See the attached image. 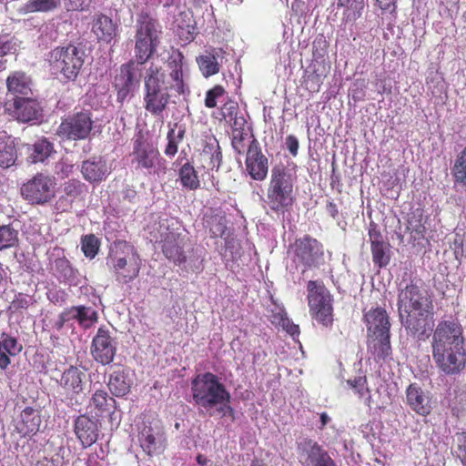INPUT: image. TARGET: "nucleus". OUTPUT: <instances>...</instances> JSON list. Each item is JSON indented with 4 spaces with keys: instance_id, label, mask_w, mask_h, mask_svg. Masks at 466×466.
Listing matches in <instances>:
<instances>
[{
    "instance_id": "9",
    "label": "nucleus",
    "mask_w": 466,
    "mask_h": 466,
    "mask_svg": "<svg viewBox=\"0 0 466 466\" xmlns=\"http://www.w3.org/2000/svg\"><path fill=\"white\" fill-rule=\"evenodd\" d=\"M399 312H415L419 315L433 311L431 295L421 280H411L400 288L398 295Z\"/></svg>"
},
{
    "instance_id": "48",
    "label": "nucleus",
    "mask_w": 466,
    "mask_h": 466,
    "mask_svg": "<svg viewBox=\"0 0 466 466\" xmlns=\"http://www.w3.org/2000/svg\"><path fill=\"white\" fill-rule=\"evenodd\" d=\"M35 299L32 296L20 292L15 296L8 307V309L12 313H21L22 310L27 309L31 305H33Z\"/></svg>"
},
{
    "instance_id": "64",
    "label": "nucleus",
    "mask_w": 466,
    "mask_h": 466,
    "mask_svg": "<svg viewBox=\"0 0 466 466\" xmlns=\"http://www.w3.org/2000/svg\"><path fill=\"white\" fill-rule=\"evenodd\" d=\"M66 323V321L64 319L61 314H59L57 319L53 324V329L57 331H60L64 328Z\"/></svg>"
},
{
    "instance_id": "24",
    "label": "nucleus",
    "mask_w": 466,
    "mask_h": 466,
    "mask_svg": "<svg viewBox=\"0 0 466 466\" xmlns=\"http://www.w3.org/2000/svg\"><path fill=\"white\" fill-rule=\"evenodd\" d=\"M134 60H130L120 66L118 73L114 78L113 86L116 91L117 102L123 104L134 89L135 66Z\"/></svg>"
},
{
    "instance_id": "54",
    "label": "nucleus",
    "mask_w": 466,
    "mask_h": 466,
    "mask_svg": "<svg viewBox=\"0 0 466 466\" xmlns=\"http://www.w3.org/2000/svg\"><path fill=\"white\" fill-rule=\"evenodd\" d=\"M407 228L410 231L415 240L424 238L425 227L420 221L409 220Z\"/></svg>"
},
{
    "instance_id": "63",
    "label": "nucleus",
    "mask_w": 466,
    "mask_h": 466,
    "mask_svg": "<svg viewBox=\"0 0 466 466\" xmlns=\"http://www.w3.org/2000/svg\"><path fill=\"white\" fill-rule=\"evenodd\" d=\"M86 466H102V462L97 454H91L86 461Z\"/></svg>"
},
{
    "instance_id": "20",
    "label": "nucleus",
    "mask_w": 466,
    "mask_h": 466,
    "mask_svg": "<svg viewBox=\"0 0 466 466\" xmlns=\"http://www.w3.org/2000/svg\"><path fill=\"white\" fill-rule=\"evenodd\" d=\"M423 315L415 312H399L400 321L409 334L418 339H424L429 337L433 328V312H424Z\"/></svg>"
},
{
    "instance_id": "38",
    "label": "nucleus",
    "mask_w": 466,
    "mask_h": 466,
    "mask_svg": "<svg viewBox=\"0 0 466 466\" xmlns=\"http://www.w3.org/2000/svg\"><path fill=\"white\" fill-rule=\"evenodd\" d=\"M53 153H56L54 144L46 137L37 139L28 147V158L34 164L45 162Z\"/></svg>"
},
{
    "instance_id": "52",
    "label": "nucleus",
    "mask_w": 466,
    "mask_h": 466,
    "mask_svg": "<svg viewBox=\"0 0 466 466\" xmlns=\"http://www.w3.org/2000/svg\"><path fill=\"white\" fill-rule=\"evenodd\" d=\"M226 93L225 88L220 85H216L206 93L205 106L208 108H214L217 106V100L224 96Z\"/></svg>"
},
{
    "instance_id": "5",
    "label": "nucleus",
    "mask_w": 466,
    "mask_h": 466,
    "mask_svg": "<svg viewBox=\"0 0 466 466\" xmlns=\"http://www.w3.org/2000/svg\"><path fill=\"white\" fill-rule=\"evenodd\" d=\"M364 319L368 330V351L377 361L390 358V323L386 310L381 308L370 309Z\"/></svg>"
},
{
    "instance_id": "4",
    "label": "nucleus",
    "mask_w": 466,
    "mask_h": 466,
    "mask_svg": "<svg viewBox=\"0 0 466 466\" xmlns=\"http://www.w3.org/2000/svg\"><path fill=\"white\" fill-rule=\"evenodd\" d=\"M165 258L175 266L183 267L186 270L199 272L203 269V258L189 238L179 232L167 231L159 241Z\"/></svg>"
},
{
    "instance_id": "58",
    "label": "nucleus",
    "mask_w": 466,
    "mask_h": 466,
    "mask_svg": "<svg viewBox=\"0 0 466 466\" xmlns=\"http://www.w3.org/2000/svg\"><path fill=\"white\" fill-rule=\"evenodd\" d=\"M13 49V44L10 40L5 37L0 36V57L10 54Z\"/></svg>"
},
{
    "instance_id": "41",
    "label": "nucleus",
    "mask_w": 466,
    "mask_h": 466,
    "mask_svg": "<svg viewBox=\"0 0 466 466\" xmlns=\"http://www.w3.org/2000/svg\"><path fill=\"white\" fill-rule=\"evenodd\" d=\"M62 0H28L25 9L29 13H49L61 6Z\"/></svg>"
},
{
    "instance_id": "22",
    "label": "nucleus",
    "mask_w": 466,
    "mask_h": 466,
    "mask_svg": "<svg viewBox=\"0 0 466 466\" xmlns=\"http://www.w3.org/2000/svg\"><path fill=\"white\" fill-rule=\"evenodd\" d=\"M138 441L147 455L153 457L164 452L167 439L161 428L144 426L138 434Z\"/></svg>"
},
{
    "instance_id": "1",
    "label": "nucleus",
    "mask_w": 466,
    "mask_h": 466,
    "mask_svg": "<svg viewBox=\"0 0 466 466\" xmlns=\"http://www.w3.org/2000/svg\"><path fill=\"white\" fill-rule=\"evenodd\" d=\"M183 60L184 56L178 52L177 56L168 61L170 83L167 81V75L160 66L151 64L146 69L143 106L151 116H161L167 110L171 97L169 90H173L177 96L189 93V87L184 79Z\"/></svg>"
},
{
    "instance_id": "62",
    "label": "nucleus",
    "mask_w": 466,
    "mask_h": 466,
    "mask_svg": "<svg viewBox=\"0 0 466 466\" xmlns=\"http://www.w3.org/2000/svg\"><path fill=\"white\" fill-rule=\"evenodd\" d=\"M458 457L462 464L466 466V440H464L463 443L459 445Z\"/></svg>"
},
{
    "instance_id": "51",
    "label": "nucleus",
    "mask_w": 466,
    "mask_h": 466,
    "mask_svg": "<svg viewBox=\"0 0 466 466\" xmlns=\"http://www.w3.org/2000/svg\"><path fill=\"white\" fill-rule=\"evenodd\" d=\"M95 0H62L68 12H84L89 10Z\"/></svg>"
},
{
    "instance_id": "25",
    "label": "nucleus",
    "mask_w": 466,
    "mask_h": 466,
    "mask_svg": "<svg viewBox=\"0 0 466 466\" xmlns=\"http://www.w3.org/2000/svg\"><path fill=\"white\" fill-rule=\"evenodd\" d=\"M111 260L116 279L119 283L127 284L138 276L140 262L138 258H135L134 255L129 259L126 257L114 256Z\"/></svg>"
},
{
    "instance_id": "29",
    "label": "nucleus",
    "mask_w": 466,
    "mask_h": 466,
    "mask_svg": "<svg viewBox=\"0 0 466 466\" xmlns=\"http://www.w3.org/2000/svg\"><path fill=\"white\" fill-rule=\"evenodd\" d=\"M200 157L204 168L208 170L219 169L222 162V151L214 136H208L203 140Z\"/></svg>"
},
{
    "instance_id": "3",
    "label": "nucleus",
    "mask_w": 466,
    "mask_h": 466,
    "mask_svg": "<svg viewBox=\"0 0 466 466\" xmlns=\"http://www.w3.org/2000/svg\"><path fill=\"white\" fill-rule=\"evenodd\" d=\"M192 398L196 405L208 411L211 409L234 420V409L230 406V393L218 377L211 372L198 375L191 382Z\"/></svg>"
},
{
    "instance_id": "36",
    "label": "nucleus",
    "mask_w": 466,
    "mask_h": 466,
    "mask_svg": "<svg viewBox=\"0 0 466 466\" xmlns=\"http://www.w3.org/2000/svg\"><path fill=\"white\" fill-rule=\"evenodd\" d=\"M52 269L60 282L76 284L78 270L72 266L65 256L54 260Z\"/></svg>"
},
{
    "instance_id": "16",
    "label": "nucleus",
    "mask_w": 466,
    "mask_h": 466,
    "mask_svg": "<svg viewBox=\"0 0 466 466\" xmlns=\"http://www.w3.org/2000/svg\"><path fill=\"white\" fill-rule=\"evenodd\" d=\"M298 458L303 466H338L327 451L307 438L298 441Z\"/></svg>"
},
{
    "instance_id": "8",
    "label": "nucleus",
    "mask_w": 466,
    "mask_h": 466,
    "mask_svg": "<svg viewBox=\"0 0 466 466\" xmlns=\"http://www.w3.org/2000/svg\"><path fill=\"white\" fill-rule=\"evenodd\" d=\"M282 162L276 164L271 169L270 183L268 189V199L271 209L284 212L291 204V169Z\"/></svg>"
},
{
    "instance_id": "53",
    "label": "nucleus",
    "mask_w": 466,
    "mask_h": 466,
    "mask_svg": "<svg viewBox=\"0 0 466 466\" xmlns=\"http://www.w3.org/2000/svg\"><path fill=\"white\" fill-rule=\"evenodd\" d=\"M220 114L222 118L227 122L236 118V116L239 114V107L238 103L232 100L226 102L220 108Z\"/></svg>"
},
{
    "instance_id": "32",
    "label": "nucleus",
    "mask_w": 466,
    "mask_h": 466,
    "mask_svg": "<svg viewBox=\"0 0 466 466\" xmlns=\"http://www.w3.org/2000/svg\"><path fill=\"white\" fill-rule=\"evenodd\" d=\"M23 350L15 337L6 332L0 335V370H5L11 363V357L17 356Z\"/></svg>"
},
{
    "instance_id": "10",
    "label": "nucleus",
    "mask_w": 466,
    "mask_h": 466,
    "mask_svg": "<svg viewBox=\"0 0 466 466\" xmlns=\"http://www.w3.org/2000/svg\"><path fill=\"white\" fill-rule=\"evenodd\" d=\"M94 127L93 114L82 109L61 119L56 135L66 140H85L90 137Z\"/></svg>"
},
{
    "instance_id": "30",
    "label": "nucleus",
    "mask_w": 466,
    "mask_h": 466,
    "mask_svg": "<svg viewBox=\"0 0 466 466\" xmlns=\"http://www.w3.org/2000/svg\"><path fill=\"white\" fill-rule=\"evenodd\" d=\"M369 237L373 263L379 268L386 267L390 260V244L383 239L380 232L375 228H370Z\"/></svg>"
},
{
    "instance_id": "50",
    "label": "nucleus",
    "mask_w": 466,
    "mask_h": 466,
    "mask_svg": "<svg viewBox=\"0 0 466 466\" xmlns=\"http://www.w3.org/2000/svg\"><path fill=\"white\" fill-rule=\"evenodd\" d=\"M85 187V184L77 179H69L64 183L63 191L66 197L74 200L81 196Z\"/></svg>"
},
{
    "instance_id": "21",
    "label": "nucleus",
    "mask_w": 466,
    "mask_h": 466,
    "mask_svg": "<svg viewBox=\"0 0 466 466\" xmlns=\"http://www.w3.org/2000/svg\"><path fill=\"white\" fill-rule=\"evenodd\" d=\"M246 170L254 180H264L268 175V162L262 153L259 143L256 138L248 145L246 156Z\"/></svg>"
},
{
    "instance_id": "33",
    "label": "nucleus",
    "mask_w": 466,
    "mask_h": 466,
    "mask_svg": "<svg viewBox=\"0 0 466 466\" xmlns=\"http://www.w3.org/2000/svg\"><path fill=\"white\" fill-rule=\"evenodd\" d=\"M224 53L222 48L212 47L207 50L205 54L197 57V63L204 77L208 78L219 72L220 64L218 58H223L222 55Z\"/></svg>"
},
{
    "instance_id": "31",
    "label": "nucleus",
    "mask_w": 466,
    "mask_h": 466,
    "mask_svg": "<svg viewBox=\"0 0 466 466\" xmlns=\"http://www.w3.org/2000/svg\"><path fill=\"white\" fill-rule=\"evenodd\" d=\"M32 79L23 71H14L6 78L7 95L13 98L32 96Z\"/></svg>"
},
{
    "instance_id": "46",
    "label": "nucleus",
    "mask_w": 466,
    "mask_h": 466,
    "mask_svg": "<svg viewBox=\"0 0 466 466\" xmlns=\"http://www.w3.org/2000/svg\"><path fill=\"white\" fill-rule=\"evenodd\" d=\"M76 317L78 324L84 328H89L98 319L97 312L86 306H76Z\"/></svg>"
},
{
    "instance_id": "19",
    "label": "nucleus",
    "mask_w": 466,
    "mask_h": 466,
    "mask_svg": "<svg viewBox=\"0 0 466 466\" xmlns=\"http://www.w3.org/2000/svg\"><path fill=\"white\" fill-rule=\"evenodd\" d=\"M100 428V420L87 413L80 414L74 420V432L84 448H88L96 442Z\"/></svg>"
},
{
    "instance_id": "45",
    "label": "nucleus",
    "mask_w": 466,
    "mask_h": 466,
    "mask_svg": "<svg viewBox=\"0 0 466 466\" xmlns=\"http://www.w3.org/2000/svg\"><path fill=\"white\" fill-rule=\"evenodd\" d=\"M185 128H179L178 132L176 134L175 129L171 128L168 130L167 135V144L165 147L164 153L168 157H173L176 156L178 150V145L183 141L185 137Z\"/></svg>"
},
{
    "instance_id": "37",
    "label": "nucleus",
    "mask_w": 466,
    "mask_h": 466,
    "mask_svg": "<svg viewBox=\"0 0 466 466\" xmlns=\"http://www.w3.org/2000/svg\"><path fill=\"white\" fill-rule=\"evenodd\" d=\"M131 380L124 370H115L109 376L108 389L116 397H124L129 393L131 389Z\"/></svg>"
},
{
    "instance_id": "11",
    "label": "nucleus",
    "mask_w": 466,
    "mask_h": 466,
    "mask_svg": "<svg viewBox=\"0 0 466 466\" xmlns=\"http://www.w3.org/2000/svg\"><path fill=\"white\" fill-rule=\"evenodd\" d=\"M308 299L310 312L315 319L325 327L333 322L332 298L325 286L319 281H309Z\"/></svg>"
},
{
    "instance_id": "28",
    "label": "nucleus",
    "mask_w": 466,
    "mask_h": 466,
    "mask_svg": "<svg viewBox=\"0 0 466 466\" xmlns=\"http://www.w3.org/2000/svg\"><path fill=\"white\" fill-rule=\"evenodd\" d=\"M406 400L409 407L417 414L427 416L431 411L430 393L416 383L410 384L406 390Z\"/></svg>"
},
{
    "instance_id": "14",
    "label": "nucleus",
    "mask_w": 466,
    "mask_h": 466,
    "mask_svg": "<svg viewBox=\"0 0 466 466\" xmlns=\"http://www.w3.org/2000/svg\"><path fill=\"white\" fill-rule=\"evenodd\" d=\"M57 383L68 405L81 404L78 396L84 393L86 384V370L83 367L70 365L64 370Z\"/></svg>"
},
{
    "instance_id": "42",
    "label": "nucleus",
    "mask_w": 466,
    "mask_h": 466,
    "mask_svg": "<svg viewBox=\"0 0 466 466\" xmlns=\"http://www.w3.org/2000/svg\"><path fill=\"white\" fill-rule=\"evenodd\" d=\"M451 174L455 184L466 187V147L455 158Z\"/></svg>"
},
{
    "instance_id": "2",
    "label": "nucleus",
    "mask_w": 466,
    "mask_h": 466,
    "mask_svg": "<svg viewBox=\"0 0 466 466\" xmlns=\"http://www.w3.org/2000/svg\"><path fill=\"white\" fill-rule=\"evenodd\" d=\"M431 348L433 360L446 374L456 373L464 368V338L458 321H441L433 333Z\"/></svg>"
},
{
    "instance_id": "55",
    "label": "nucleus",
    "mask_w": 466,
    "mask_h": 466,
    "mask_svg": "<svg viewBox=\"0 0 466 466\" xmlns=\"http://www.w3.org/2000/svg\"><path fill=\"white\" fill-rule=\"evenodd\" d=\"M228 123L231 127V131H238L250 128L247 123L246 118L239 114L236 116V118L231 119V121Z\"/></svg>"
},
{
    "instance_id": "39",
    "label": "nucleus",
    "mask_w": 466,
    "mask_h": 466,
    "mask_svg": "<svg viewBox=\"0 0 466 466\" xmlns=\"http://www.w3.org/2000/svg\"><path fill=\"white\" fill-rule=\"evenodd\" d=\"M181 185L189 190H196L200 187L198 173L190 163H185L178 172Z\"/></svg>"
},
{
    "instance_id": "13",
    "label": "nucleus",
    "mask_w": 466,
    "mask_h": 466,
    "mask_svg": "<svg viewBox=\"0 0 466 466\" xmlns=\"http://www.w3.org/2000/svg\"><path fill=\"white\" fill-rule=\"evenodd\" d=\"M133 156L137 167L155 174L166 172V160L161 157L157 147L147 142L143 136H138L134 140Z\"/></svg>"
},
{
    "instance_id": "23",
    "label": "nucleus",
    "mask_w": 466,
    "mask_h": 466,
    "mask_svg": "<svg viewBox=\"0 0 466 466\" xmlns=\"http://www.w3.org/2000/svg\"><path fill=\"white\" fill-rule=\"evenodd\" d=\"M116 401L106 390H96L87 403V414L102 420L112 415L116 410Z\"/></svg>"
},
{
    "instance_id": "17",
    "label": "nucleus",
    "mask_w": 466,
    "mask_h": 466,
    "mask_svg": "<svg viewBox=\"0 0 466 466\" xmlns=\"http://www.w3.org/2000/svg\"><path fill=\"white\" fill-rule=\"evenodd\" d=\"M6 109L17 121L27 123L39 120L43 116V108L32 96L12 98L5 103Z\"/></svg>"
},
{
    "instance_id": "44",
    "label": "nucleus",
    "mask_w": 466,
    "mask_h": 466,
    "mask_svg": "<svg viewBox=\"0 0 466 466\" xmlns=\"http://www.w3.org/2000/svg\"><path fill=\"white\" fill-rule=\"evenodd\" d=\"M347 384L354 390L360 399H364L365 404L368 406L371 402L370 390L368 388L366 376H358L353 380H348Z\"/></svg>"
},
{
    "instance_id": "43",
    "label": "nucleus",
    "mask_w": 466,
    "mask_h": 466,
    "mask_svg": "<svg viewBox=\"0 0 466 466\" xmlns=\"http://www.w3.org/2000/svg\"><path fill=\"white\" fill-rule=\"evenodd\" d=\"M19 232L11 225L0 226V250L14 248L19 242Z\"/></svg>"
},
{
    "instance_id": "26",
    "label": "nucleus",
    "mask_w": 466,
    "mask_h": 466,
    "mask_svg": "<svg viewBox=\"0 0 466 466\" xmlns=\"http://www.w3.org/2000/svg\"><path fill=\"white\" fill-rule=\"evenodd\" d=\"M296 256L305 266H316L322 258V247L316 239L305 237L296 242Z\"/></svg>"
},
{
    "instance_id": "35",
    "label": "nucleus",
    "mask_w": 466,
    "mask_h": 466,
    "mask_svg": "<svg viewBox=\"0 0 466 466\" xmlns=\"http://www.w3.org/2000/svg\"><path fill=\"white\" fill-rule=\"evenodd\" d=\"M17 159L15 139L5 132H0V167H12Z\"/></svg>"
},
{
    "instance_id": "15",
    "label": "nucleus",
    "mask_w": 466,
    "mask_h": 466,
    "mask_svg": "<svg viewBox=\"0 0 466 466\" xmlns=\"http://www.w3.org/2000/svg\"><path fill=\"white\" fill-rule=\"evenodd\" d=\"M116 351V337L113 336L106 326L99 327L90 346L93 360L103 366L109 365L114 361Z\"/></svg>"
},
{
    "instance_id": "57",
    "label": "nucleus",
    "mask_w": 466,
    "mask_h": 466,
    "mask_svg": "<svg viewBox=\"0 0 466 466\" xmlns=\"http://www.w3.org/2000/svg\"><path fill=\"white\" fill-rule=\"evenodd\" d=\"M454 246H455V254L456 257L461 254V257L466 258V234L463 236L462 238H456L454 240Z\"/></svg>"
},
{
    "instance_id": "49",
    "label": "nucleus",
    "mask_w": 466,
    "mask_h": 466,
    "mask_svg": "<svg viewBox=\"0 0 466 466\" xmlns=\"http://www.w3.org/2000/svg\"><path fill=\"white\" fill-rule=\"evenodd\" d=\"M344 6H347L345 11V17L347 21H355L358 19L363 9V0H346Z\"/></svg>"
},
{
    "instance_id": "56",
    "label": "nucleus",
    "mask_w": 466,
    "mask_h": 466,
    "mask_svg": "<svg viewBox=\"0 0 466 466\" xmlns=\"http://www.w3.org/2000/svg\"><path fill=\"white\" fill-rule=\"evenodd\" d=\"M271 322L276 326L281 327L288 333H290L291 327L289 326V319L281 313L274 314Z\"/></svg>"
},
{
    "instance_id": "6",
    "label": "nucleus",
    "mask_w": 466,
    "mask_h": 466,
    "mask_svg": "<svg viewBox=\"0 0 466 466\" xmlns=\"http://www.w3.org/2000/svg\"><path fill=\"white\" fill-rule=\"evenodd\" d=\"M162 27L148 12L141 11L136 20L134 53L137 65L146 64L157 52Z\"/></svg>"
},
{
    "instance_id": "61",
    "label": "nucleus",
    "mask_w": 466,
    "mask_h": 466,
    "mask_svg": "<svg viewBox=\"0 0 466 466\" xmlns=\"http://www.w3.org/2000/svg\"><path fill=\"white\" fill-rule=\"evenodd\" d=\"M292 329H293V341H294L295 343H297V344H298V346H299V353H300V358H301V359H304V358H305V352H304V350H303V349H302V345H301L300 341H299V340H295V336H296V335H299V326H298V325H296V324H294V323H293Z\"/></svg>"
},
{
    "instance_id": "27",
    "label": "nucleus",
    "mask_w": 466,
    "mask_h": 466,
    "mask_svg": "<svg viewBox=\"0 0 466 466\" xmlns=\"http://www.w3.org/2000/svg\"><path fill=\"white\" fill-rule=\"evenodd\" d=\"M81 173L87 182L98 184L107 177L110 169L106 159L102 157L94 156L82 162Z\"/></svg>"
},
{
    "instance_id": "7",
    "label": "nucleus",
    "mask_w": 466,
    "mask_h": 466,
    "mask_svg": "<svg viewBox=\"0 0 466 466\" xmlns=\"http://www.w3.org/2000/svg\"><path fill=\"white\" fill-rule=\"evenodd\" d=\"M86 51L80 46L68 44L56 46L48 54V62L53 70L63 75L68 81H75L86 59Z\"/></svg>"
},
{
    "instance_id": "60",
    "label": "nucleus",
    "mask_w": 466,
    "mask_h": 466,
    "mask_svg": "<svg viewBox=\"0 0 466 466\" xmlns=\"http://www.w3.org/2000/svg\"><path fill=\"white\" fill-rule=\"evenodd\" d=\"M376 2L382 10L388 11L390 13L394 12L396 8V0H376Z\"/></svg>"
},
{
    "instance_id": "12",
    "label": "nucleus",
    "mask_w": 466,
    "mask_h": 466,
    "mask_svg": "<svg viewBox=\"0 0 466 466\" xmlns=\"http://www.w3.org/2000/svg\"><path fill=\"white\" fill-rule=\"evenodd\" d=\"M56 182L55 177L37 173L21 187V195L31 204L44 205L56 196Z\"/></svg>"
},
{
    "instance_id": "47",
    "label": "nucleus",
    "mask_w": 466,
    "mask_h": 466,
    "mask_svg": "<svg viewBox=\"0 0 466 466\" xmlns=\"http://www.w3.org/2000/svg\"><path fill=\"white\" fill-rule=\"evenodd\" d=\"M99 247V239L94 234L86 235L81 239V249L84 255L90 259L97 255Z\"/></svg>"
},
{
    "instance_id": "59",
    "label": "nucleus",
    "mask_w": 466,
    "mask_h": 466,
    "mask_svg": "<svg viewBox=\"0 0 466 466\" xmlns=\"http://www.w3.org/2000/svg\"><path fill=\"white\" fill-rule=\"evenodd\" d=\"M60 314L66 322H68L70 320L77 321L76 306H72V307L66 308Z\"/></svg>"
},
{
    "instance_id": "40",
    "label": "nucleus",
    "mask_w": 466,
    "mask_h": 466,
    "mask_svg": "<svg viewBox=\"0 0 466 466\" xmlns=\"http://www.w3.org/2000/svg\"><path fill=\"white\" fill-rule=\"evenodd\" d=\"M254 136L251 128L238 131H231V145L235 152L238 155L243 154L248 148V145L253 140Z\"/></svg>"
},
{
    "instance_id": "18",
    "label": "nucleus",
    "mask_w": 466,
    "mask_h": 466,
    "mask_svg": "<svg viewBox=\"0 0 466 466\" xmlns=\"http://www.w3.org/2000/svg\"><path fill=\"white\" fill-rule=\"evenodd\" d=\"M14 431L21 438H32L42 424L41 410L26 406L13 418Z\"/></svg>"
},
{
    "instance_id": "34",
    "label": "nucleus",
    "mask_w": 466,
    "mask_h": 466,
    "mask_svg": "<svg viewBox=\"0 0 466 466\" xmlns=\"http://www.w3.org/2000/svg\"><path fill=\"white\" fill-rule=\"evenodd\" d=\"M91 29L98 41L106 43H110L116 35V27L112 19L104 14H97L94 16Z\"/></svg>"
}]
</instances>
